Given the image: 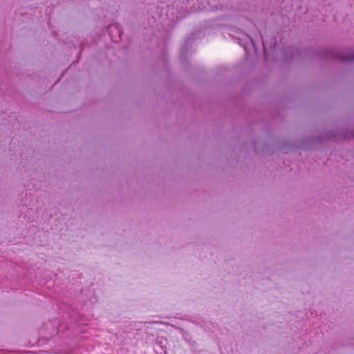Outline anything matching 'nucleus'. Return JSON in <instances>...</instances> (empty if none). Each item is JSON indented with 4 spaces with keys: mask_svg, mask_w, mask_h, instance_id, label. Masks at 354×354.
Masks as SVG:
<instances>
[{
    "mask_svg": "<svg viewBox=\"0 0 354 354\" xmlns=\"http://www.w3.org/2000/svg\"><path fill=\"white\" fill-rule=\"evenodd\" d=\"M353 59H354V56L352 57Z\"/></svg>",
    "mask_w": 354,
    "mask_h": 354,
    "instance_id": "1",
    "label": "nucleus"
}]
</instances>
